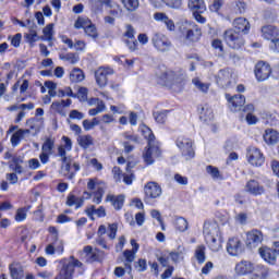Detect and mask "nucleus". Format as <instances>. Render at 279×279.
<instances>
[{
    "label": "nucleus",
    "instance_id": "1",
    "mask_svg": "<svg viewBox=\"0 0 279 279\" xmlns=\"http://www.w3.org/2000/svg\"><path fill=\"white\" fill-rule=\"evenodd\" d=\"M179 32L184 35L187 43H199L202 28L195 23L185 22L179 27Z\"/></svg>",
    "mask_w": 279,
    "mask_h": 279
},
{
    "label": "nucleus",
    "instance_id": "2",
    "mask_svg": "<svg viewBox=\"0 0 279 279\" xmlns=\"http://www.w3.org/2000/svg\"><path fill=\"white\" fill-rule=\"evenodd\" d=\"M175 145L185 160L195 158V149L193 148V141L191 138L179 136L175 141Z\"/></svg>",
    "mask_w": 279,
    "mask_h": 279
},
{
    "label": "nucleus",
    "instance_id": "3",
    "mask_svg": "<svg viewBox=\"0 0 279 279\" xmlns=\"http://www.w3.org/2000/svg\"><path fill=\"white\" fill-rule=\"evenodd\" d=\"M53 149H56V137H46L41 145V153L39 155L41 165H47V162H49V157L53 155Z\"/></svg>",
    "mask_w": 279,
    "mask_h": 279
},
{
    "label": "nucleus",
    "instance_id": "4",
    "mask_svg": "<svg viewBox=\"0 0 279 279\" xmlns=\"http://www.w3.org/2000/svg\"><path fill=\"white\" fill-rule=\"evenodd\" d=\"M225 41L231 49H241L245 45V39L234 29H228L225 32Z\"/></svg>",
    "mask_w": 279,
    "mask_h": 279
},
{
    "label": "nucleus",
    "instance_id": "5",
    "mask_svg": "<svg viewBox=\"0 0 279 279\" xmlns=\"http://www.w3.org/2000/svg\"><path fill=\"white\" fill-rule=\"evenodd\" d=\"M77 171H80V163L73 161V159L61 161L60 174L63 178H66V180H73Z\"/></svg>",
    "mask_w": 279,
    "mask_h": 279
},
{
    "label": "nucleus",
    "instance_id": "6",
    "mask_svg": "<svg viewBox=\"0 0 279 279\" xmlns=\"http://www.w3.org/2000/svg\"><path fill=\"white\" fill-rule=\"evenodd\" d=\"M75 267H82V262L71 257L68 264H64L59 275L54 279H73Z\"/></svg>",
    "mask_w": 279,
    "mask_h": 279
},
{
    "label": "nucleus",
    "instance_id": "7",
    "mask_svg": "<svg viewBox=\"0 0 279 279\" xmlns=\"http://www.w3.org/2000/svg\"><path fill=\"white\" fill-rule=\"evenodd\" d=\"M159 77L161 82H163V84H166L167 86H171V84H178L182 82V77H184V71L166 70L161 73Z\"/></svg>",
    "mask_w": 279,
    "mask_h": 279
},
{
    "label": "nucleus",
    "instance_id": "8",
    "mask_svg": "<svg viewBox=\"0 0 279 279\" xmlns=\"http://www.w3.org/2000/svg\"><path fill=\"white\" fill-rule=\"evenodd\" d=\"M151 43L155 49H157V51H161L162 53L171 49V40H169V37L162 33H156L151 38Z\"/></svg>",
    "mask_w": 279,
    "mask_h": 279
},
{
    "label": "nucleus",
    "instance_id": "9",
    "mask_svg": "<svg viewBox=\"0 0 279 279\" xmlns=\"http://www.w3.org/2000/svg\"><path fill=\"white\" fill-rule=\"evenodd\" d=\"M254 73L257 82H266L268 77H271V65L265 61H259L255 64Z\"/></svg>",
    "mask_w": 279,
    "mask_h": 279
},
{
    "label": "nucleus",
    "instance_id": "10",
    "mask_svg": "<svg viewBox=\"0 0 279 279\" xmlns=\"http://www.w3.org/2000/svg\"><path fill=\"white\" fill-rule=\"evenodd\" d=\"M144 192L145 201L149 202V199H158L162 195V187L156 182H148L144 186Z\"/></svg>",
    "mask_w": 279,
    "mask_h": 279
},
{
    "label": "nucleus",
    "instance_id": "11",
    "mask_svg": "<svg viewBox=\"0 0 279 279\" xmlns=\"http://www.w3.org/2000/svg\"><path fill=\"white\" fill-rule=\"evenodd\" d=\"M247 160L253 167H263L265 163V157L263 156V153L256 147L248 148Z\"/></svg>",
    "mask_w": 279,
    "mask_h": 279
},
{
    "label": "nucleus",
    "instance_id": "12",
    "mask_svg": "<svg viewBox=\"0 0 279 279\" xmlns=\"http://www.w3.org/2000/svg\"><path fill=\"white\" fill-rule=\"evenodd\" d=\"M114 70L111 68H98L95 71L96 83L100 88L108 85V75H112Z\"/></svg>",
    "mask_w": 279,
    "mask_h": 279
},
{
    "label": "nucleus",
    "instance_id": "13",
    "mask_svg": "<svg viewBox=\"0 0 279 279\" xmlns=\"http://www.w3.org/2000/svg\"><path fill=\"white\" fill-rule=\"evenodd\" d=\"M226 99L228 100L231 112H239V110L245 106V96L243 95H234L231 97L230 94H227Z\"/></svg>",
    "mask_w": 279,
    "mask_h": 279
},
{
    "label": "nucleus",
    "instance_id": "14",
    "mask_svg": "<svg viewBox=\"0 0 279 279\" xmlns=\"http://www.w3.org/2000/svg\"><path fill=\"white\" fill-rule=\"evenodd\" d=\"M227 252L230 256L243 254V242L239 238H231L227 242Z\"/></svg>",
    "mask_w": 279,
    "mask_h": 279
},
{
    "label": "nucleus",
    "instance_id": "15",
    "mask_svg": "<svg viewBox=\"0 0 279 279\" xmlns=\"http://www.w3.org/2000/svg\"><path fill=\"white\" fill-rule=\"evenodd\" d=\"M216 82L222 88H228L232 85V72L228 69L220 70L216 76Z\"/></svg>",
    "mask_w": 279,
    "mask_h": 279
},
{
    "label": "nucleus",
    "instance_id": "16",
    "mask_svg": "<svg viewBox=\"0 0 279 279\" xmlns=\"http://www.w3.org/2000/svg\"><path fill=\"white\" fill-rule=\"evenodd\" d=\"M203 234L205 236V241H213V239L219 238V226L215 222H205Z\"/></svg>",
    "mask_w": 279,
    "mask_h": 279
},
{
    "label": "nucleus",
    "instance_id": "17",
    "mask_svg": "<svg viewBox=\"0 0 279 279\" xmlns=\"http://www.w3.org/2000/svg\"><path fill=\"white\" fill-rule=\"evenodd\" d=\"M160 156V148L155 145H148V148L143 154V159L146 165H154V159Z\"/></svg>",
    "mask_w": 279,
    "mask_h": 279
},
{
    "label": "nucleus",
    "instance_id": "18",
    "mask_svg": "<svg viewBox=\"0 0 279 279\" xmlns=\"http://www.w3.org/2000/svg\"><path fill=\"white\" fill-rule=\"evenodd\" d=\"M245 192L250 193V195H264L265 194V186L260 185V183L256 180H250L245 184Z\"/></svg>",
    "mask_w": 279,
    "mask_h": 279
},
{
    "label": "nucleus",
    "instance_id": "19",
    "mask_svg": "<svg viewBox=\"0 0 279 279\" xmlns=\"http://www.w3.org/2000/svg\"><path fill=\"white\" fill-rule=\"evenodd\" d=\"M260 257L265 260V263H268V265H276L277 255H276V248H269L267 246H263L258 250Z\"/></svg>",
    "mask_w": 279,
    "mask_h": 279
},
{
    "label": "nucleus",
    "instance_id": "20",
    "mask_svg": "<svg viewBox=\"0 0 279 279\" xmlns=\"http://www.w3.org/2000/svg\"><path fill=\"white\" fill-rule=\"evenodd\" d=\"M278 36H279L278 27L274 25H266L262 27V37L265 40H270V43H272L274 40H276V38H278Z\"/></svg>",
    "mask_w": 279,
    "mask_h": 279
},
{
    "label": "nucleus",
    "instance_id": "21",
    "mask_svg": "<svg viewBox=\"0 0 279 279\" xmlns=\"http://www.w3.org/2000/svg\"><path fill=\"white\" fill-rule=\"evenodd\" d=\"M254 271V264L248 260H242L235 265V272L238 276H247Z\"/></svg>",
    "mask_w": 279,
    "mask_h": 279
},
{
    "label": "nucleus",
    "instance_id": "22",
    "mask_svg": "<svg viewBox=\"0 0 279 279\" xmlns=\"http://www.w3.org/2000/svg\"><path fill=\"white\" fill-rule=\"evenodd\" d=\"M31 133L32 131H29V129H20L15 133H13V135L11 136L12 147H19L23 138H25V136H29Z\"/></svg>",
    "mask_w": 279,
    "mask_h": 279
},
{
    "label": "nucleus",
    "instance_id": "23",
    "mask_svg": "<svg viewBox=\"0 0 279 279\" xmlns=\"http://www.w3.org/2000/svg\"><path fill=\"white\" fill-rule=\"evenodd\" d=\"M263 140L266 145H277L279 142V132L274 129H266L263 134Z\"/></svg>",
    "mask_w": 279,
    "mask_h": 279
},
{
    "label": "nucleus",
    "instance_id": "24",
    "mask_svg": "<svg viewBox=\"0 0 279 279\" xmlns=\"http://www.w3.org/2000/svg\"><path fill=\"white\" fill-rule=\"evenodd\" d=\"M259 243H263V232L252 230L247 233V245H250V247H256Z\"/></svg>",
    "mask_w": 279,
    "mask_h": 279
},
{
    "label": "nucleus",
    "instance_id": "25",
    "mask_svg": "<svg viewBox=\"0 0 279 279\" xmlns=\"http://www.w3.org/2000/svg\"><path fill=\"white\" fill-rule=\"evenodd\" d=\"M233 27L238 29L239 32H242V34H247L250 32V21L245 17H238L233 21Z\"/></svg>",
    "mask_w": 279,
    "mask_h": 279
},
{
    "label": "nucleus",
    "instance_id": "26",
    "mask_svg": "<svg viewBox=\"0 0 279 279\" xmlns=\"http://www.w3.org/2000/svg\"><path fill=\"white\" fill-rule=\"evenodd\" d=\"M187 8L193 12V14L197 12H206V3L204 0H189Z\"/></svg>",
    "mask_w": 279,
    "mask_h": 279
},
{
    "label": "nucleus",
    "instance_id": "27",
    "mask_svg": "<svg viewBox=\"0 0 279 279\" xmlns=\"http://www.w3.org/2000/svg\"><path fill=\"white\" fill-rule=\"evenodd\" d=\"M76 141L82 149H88L95 145V138L90 134L78 135Z\"/></svg>",
    "mask_w": 279,
    "mask_h": 279
},
{
    "label": "nucleus",
    "instance_id": "28",
    "mask_svg": "<svg viewBox=\"0 0 279 279\" xmlns=\"http://www.w3.org/2000/svg\"><path fill=\"white\" fill-rule=\"evenodd\" d=\"M10 269V276L12 279H23L24 278V272H23V266L20 263H12L9 266Z\"/></svg>",
    "mask_w": 279,
    "mask_h": 279
},
{
    "label": "nucleus",
    "instance_id": "29",
    "mask_svg": "<svg viewBox=\"0 0 279 279\" xmlns=\"http://www.w3.org/2000/svg\"><path fill=\"white\" fill-rule=\"evenodd\" d=\"M45 125V119L43 118H31L26 120V126L33 132H40V129Z\"/></svg>",
    "mask_w": 279,
    "mask_h": 279
},
{
    "label": "nucleus",
    "instance_id": "30",
    "mask_svg": "<svg viewBox=\"0 0 279 279\" xmlns=\"http://www.w3.org/2000/svg\"><path fill=\"white\" fill-rule=\"evenodd\" d=\"M107 202H111L112 206L116 208V210H121L123 208V204L125 202V196L123 195H108L106 198Z\"/></svg>",
    "mask_w": 279,
    "mask_h": 279
},
{
    "label": "nucleus",
    "instance_id": "31",
    "mask_svg": "<svg viewBox=\"0 0 279 279\" xmlns=\"http://www.w3.org/2000/svg\"><path fill=\"white\" fill-rule=\"evenodd\" d=\"M85 77L86 76L84 75V71H82V69H80V68H74L70 72V81L73 82L74 84L84 82Z\"/></svg>",
    "mask_w": 279,
    "mask_h": 279
},
{
    "label": "nucleus",
    "instance_id": "32",
    "mask_svg": "<svg viewBox=\"0 0 279 279\" xmlns=\"http://www.w3.org/2000/svg\"><path fill=\"white\" fill-rule=\"evenodd\" d=\"M59 58L69 64H77L80 62V56L74 52L61 53Z\"/></svg>",
    "mask_w": 279,
    "mask_h": 279
},
{
    "label": "nucleus",
    "instance_id": "33",
    "mask_svg": "<svg viewBox=\"0 0 279 279\" xmlns=\"http://www.w3.org/2000/svg\"><path fill=\"white\" fill-rule=\"evenodd\" d=\"M56 250H58L59 252H64V244L62 243V241L56 240L54 243L49 244L46 247V254L53 256V254H56Z\"/></svg>",
    "mask_w": 279,
    "mask_h": 279
},
{
    "label": "nucleus",
    "instance_id": "34",
    "mask_svg": "<svg viewBox=\"0 0 279 279\" xmlns=\"http://www.w3.org/2000/svg\"><path fill=\"white\" fill-rule=\"evenodd\" d=\"M192 84H194L195 88L199 90L201 93H208L210 90V83H204L199 77H195L192 80Z\"/></svg>",
    "mask_w": 279,
    "mask_h": 279
},
{
    "label": "nucleus",
    "instance_id": "35",
    "mask_svg": "<svg viewBox=\"0 0 279 279\" xmlns=\"http://www.w3.org/2000/svg\"><path fill=\"white\" fill-rule=\"evenodd\" d=\"M140 130H141L144 138H147L148 145H153L154 140L156 137L154 136V133L151 132V129H149L147 125L143 124L142 126H140Z\"/></svg>",
    "mask_w": 279,
    "mask_h": 279
},
{
    "label": "nucleus",
    "instance_id": "36",
    "mask_svg": "<svg viewBox=\"0 0 279 279\" xmlns=\"http://www.w3.org/2000/svg\"><path fill=\"white\" fill-rule=\"evenodd\" d=\"M195 258L202 265L206 263V246L198 245L195 250Z\"/></svg>",
    "mask_w": 279,
    "mask_h": 279
},
{
    "label": "nucleus",
    "instance_id": "37",
    "mask_svg": "<svg viewBox=\"0 0 279 279\" xmlns=\"http://www.w3.org/2000/svg\"><path fill=\"white\" fill-rule=\"evenodd\" d=\"M214 117L215 116L213 114V109H210L208 106H204L202 108V112L199 116L202 121H204L205 123H208V121H213Z\"/></svg>",
    "mask_w": 279,
    "mask_h": 279
},
{
    "label": "nucleus",
    "instance_id": "38",
    "mask_svg": "<svg viewBox=\"0 0 279 279\" xmlns=\"http://www.w3.org/2000/svg\"><path fill=\"white\" fill-rule=\"evenodd\" d=\"M44 36H41V40H48V43H51L53 40V24H48L43 29Z\"/></svg>",
    "mask_w": 279,
    "mask_h": 279
},
{
    "label": "nucleus",
    "instance_id": "39",
    "mask_svg": "<svg viewBox=\"0 0 279 279\" xmlns=\"http://www.w3.org/2000/svg\"><path fill=\"white\" fill-rule=\"evenodd\" d=\"M123 256L126 260V264H125L126 269L129 271H132V266L130 264L134 263V258H136V252L126 250L124 251Z\"/></svg>",
    "mask_w": 279,
    "mask_h": 279
},
{
    "label": "nucleus",
    "instance_id": "40",
    "mask_svg": "<svg viewBox=\"0 0 279 279\" xmlns=\"http://www.w3.org/2000/svg\"><path fill=\"white\" fill-rule=\"evenodd\" d=\"M254 274L255 276H257V278H267V276H269V268L263 266V265H257L254 266Z\"/></svg>",
    "mask_w": 279,
    "mask_h": 279
},
{
    "label": "nucleus",
    "instance_id": "41",
    "mask_svg": "<svg viewBox=\"0 0 279 279\" xmlns=\"http://www.w3.org/2000/svg\"><path fill=\"white\" fill-rule=\"evenodd\" d=\"M83 252L86 255L87 260H89V263H95V260H97V258H98L97 252H95V250H93V246H90V245L85 246Z\"/></svg>",
    "mask_w": 279,
    "mask_h": 279
},
{
    "label": "nucleus",
    "instance_id": "42",
    "mask_svg": "<svg viewBox=\"0 0 279 279\" xmlns=\"http://www.w3.org/2000/svg\"><path fill=\"white\" fill-rule=\"evenodd\" d=\"M97 125H99V120L97 118L83 121V129L85 130V132H90V130H95Z\"/></svg>",
    "mask_w": 279,
    "mask_h": 279
},
{
    "label": "nucleus",
    "instance_id": "43",
    "mask_svg": "<svg viewBox=\"0 0 279 279\" xmlns=\"http://www.w3.org/2000/svg\"><path fill=\"white\" fill-rule=\"evenodd\" d=\"M175 228L179 232H186L189 230V221L183 217H179L175 219Z\"/></svg>",
    "mask_w": 279,
    "mask_h": 279
},
{
    "label": "nucleus",
    "instance_id": "44",
    "mask_svg": "<svg viewBox=\"0 0 279 279\" xmlns=\"http://www.w3.org/2000/svg\"><path fill=\"white\" fill-rule=\"evenodd\" d=\"M121 3L129 12H134L138 9V0H121Z\"/></svg>",
    "mask_w": 279,
    "mask_h": 279
},
{
    "label": "nucleus",
    "instance_id": "45",
    "mask_svg": "<svg viewBox=\"0 0 279 279\" xmlns=\"http://www.w3.org/2000/svg\"><path fill=\"white\" fill-rule=\"evenodd\" d=\"M82 204H84V199L76 197L75 195H69L66 205L68 206H75L76 208H81Z\"/></svg>",
    "mask_w": 279,
    "mask_h": 279
},
{
    "label": "nucleus",
    "instance_id": "46",
    "mask_svg": "<svg viewBox=\"0 0 279 279\" xmlns=\"http://www.w3.org/2000/svg\"><path fill=\"white\" fill-rule=\"evenodd\" d=\"M89 24H92L90 20L86 17H78L74 23V27L75 29H85Z\"/></svg>",
    "mask_w": 279,
    "mask_h": 279
},
{
    "label": "nucleus",
    "instance_id": "47",
    "mask_svg": "<svg viewBox=\"0 0 279 279\" xmlns=\"http://www.w3.org/2000/svg\"><path fill=\"white\" fill-rule=\"evenodd\" d=\"M217 239L218 238H211V240H206L211 252H219V250H221V242Z\"/></svg>",
    "mask_w": 279,
    "mask_h": 279
},
{
    "label": "nucleus",
    "instance_id": "48",
    "mask_svg": "<svg viewBox=\"0 0 279 279\" xmlns=\"http://www.w3.org/2000/svg\"><path fill=\"white\" fill-rule=\"evenodd\" d=\"M25 38L31 45H34V43H38V40H41L40 36H38V33L34 29L29 31V33L25 35Z\"/></svg>",
    "mask_w": 279,
    "mask_h": 279
},
{
    "label": "nucleus",
    "instance_id": "49",
    "mask_svg": "<svg viewBox=\"0 0 279 279\" xmlns=\"http://www.w3.org/2000/svg\"><path fill=\"white\" fill-rule=\"evenodd\" d=\"M80 101H88V88L80 87L75 95Z\"/></svg>",
    "mask_w": 279,
    "mask_h": 279
},
{
    "label": "nucleus",
    "instance_id": "50",
    "mask_svg": "<svg viewBox=\"0 0 279 279\" xmlns=\"http://www.w3.org/2000/svg\"><path fill=\"white\" fill-rule=\"evenodd\" d=\"M206 171L209 173V175H211L214 180H219L221 178V172H219L217 167L207 166Z\"/></svg>",
    "mask_w": 279,
    "mask_h": 279
},
{
    "label": "nucleus",
    "instance_id": "51",
    "mask_svg": "<svg viewBox=\"0 0 279 279\" xmlns=\"http://www.w3.org/2000/svg\"><path fill=\"white\" fill-rule=\"evenodd\" d=\"M119 230V226L117 223L109 225L107 229V234L109 239L114 240L117 239V231Z\"/></svg>",
    "mask_w": 279,
    "mask_h": 279
},
{
    "label": "nucleus",
    "instance_id": "52",
    "mask_svg": "<svg viewBox=\"0 0 279 279\" xmlns=\"http://www.w3.org/2000/svg\"><path fill=\"white\" fill-rule=\"evenodd\" d=\"M66 149L64 148V145L58 146L57 155L60 156L61 162H65L66 160H71V157H66Z\"/></svg>",
    "mask_w": 279,
    "mask_h": 279
},
{
    "label": "nucleus",
    "instance_id": "53",
    "mask_svg": "<svg viewBox=\"0 0 279 279\" xmlns=\"http://www.w3.org/2000/svg\"><path fill=\"white\" fill-rule=\"evenodd\" d=\"M58 97H73L75 98V94H73V89L71 87H65L64 89L58 90Z\"/></svg>",
    "mask_w": 279,
    "mask_h": 279
},
{
    "label": "nucleus",
    "instance_id": "54",
    "mask_svg": "<svg viewBox=\"0 0 279 279\" xmlns=\"http://www.w3.org/2000/svg\"><path fill=\"white\" fill-rule=\"evenodd\" d=\"M85 34L87 36H90V38H97V28L95 27V25L92 23L89 24L85 29H84Z\"/></svg>",
    "mask_w": 279,
    "mask_h": 279
},
{
    "label": "nucleus",
    "instance_id": "55",
    "mask_svg": "<svg viewBox=\"0 0 279 279\" xmlns=\"http://www.w3.org/2000/svg\"><path fill=\"white\" fill-rule=\"evenodd\" d=\"M25 219H27V211L23 208L17 209L16 214H15V221H25Z\"/></svg>",
    "mask_w": 279,
    "mask_h": 279
},
{
    "label": "nucleus",
    "instance_id": "56",
    "mask_svg": "<svg viewBox=\"0 0 279 279\" xmlns=\"http://www.w3.org/2000/svg\"><path fill=\"white\" fill-rule=\"evenodd\" d=\"M22 38H23V35L21 33H17L13 37H11V45H12V47H15V48L21 47Z\"/></svg>",
    "mask_w": 279,
    "mask_h": 279
},
{
    "label": "nucleus",
    "instance_id": "57",
    "mask_svg": "<svg viewBox=\"0 0 279 279\" xmlns=\"http://www.w3.org/2000/svg\"><path fill=\"white\" fill-rule=\"evenodd\" d=\"M168 112L169 111L165 110V111L155 113V120L157 121V123H165L167 121Z\"/></svg>",
    "mask_w": 279,
    "mask_h": 279
},
{
    "label": "nucleus",
    "instance_id": "58",
    "mask_svg": "<svg viewBox=\"0 0 279 279\" xmlns=\"http://www.w3.org/2000/svg\"><path fill=\"white\" fill-rule=\"evenodd\" d=\"M104 197V187H98L94 194L93 202L94 204H99Z\"/></svg>",
    "mask_w": 279,
    "mask_h": 279
},
{
    "label": "nucleus",
    "instance_id": "59",
    "mask_svg": "<svg viewBox=\"0 0 279 279\" xmlns=\"http://www.w3.org/2000/svg\"><path fill=\"white\" fill-rule=\"evenodd\" d=\"M162 3L168 5V8H174L178 9L180 5H182V0H161Z\"/></svg>",
    "mask_w": 279,
    "mask_h": 279
},
{
    "label": "nucleus",
    "instance_id": "60",
    "mask_svg": "<svg viewBox=\"0 0 279 279\" xmlns=\"http://www.w3.org/2000/svg\"><path fill=\"white\" fill-rule=\"evenodd\" d=\"M69 118L76 120V121H82V119H84V113L77 111V110H71L69 113Z\"/></svg>",
    "mask_w": 279,
    "mask_h": 279
},
{
    "label": "nucleus",
    "instance_id": "61",
    "mask_svg": "<svg viewBox=\"0 0 279 279\" xmlns=\"http://www.w3.org/2000/svg\"><path fill=\"white\" fill-rule=\"evenodd\" d=\"M223 7V0H214L213 4L209 5L210 12H217Z\"/></svg>",
    "mask_w": 279,
    "mask_h": 279
},
{
    "label": "nucleus",
    "instance_id": "62",
    "mask_svg": "<svg viewBox=\"0 0 279 279\" xmlns=\"http://www.w3.org/2000/svg\"><path fill=\"white\" fill-rule=\"evenodd\" d=\"M269 49H270V51H274V53H279V38L278 37H276L275 39H272V41H270Z\"/></svg>",
    "mask_w": 279,
    "mask_h": 279
},
{
    "label": "nucleus",
    "instance_id": "63",
    "mask_svg": "<svg viewBox=\"0 0 279 279\" xmlns=\"http://www.w3.org/2000/svg\"><path fill=\"white\" fill-rule=\"evenodd\" d=\"M155 21H159L160 23H166L170 20L165 13H155L154 14Z\"/></svg>",
    "mask_w": 279,
    "mask_h": 279
},
{
    "label": "nucleus",
    "instance_id": "64",
    "mask_svg": "<svg viewBox=\"0 0 279 279\" xmlns=\"http://www.w3.org/2000/svg\"><path fill=\"white\" fill-rule=\"evenodd\" d=\"M73 47L75 51H84L86 49V41L76 40Z\"/></svg>",
    "mask_w": 279,
    "mask_h": 279
}]
</instances>
